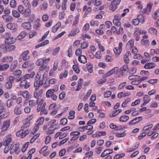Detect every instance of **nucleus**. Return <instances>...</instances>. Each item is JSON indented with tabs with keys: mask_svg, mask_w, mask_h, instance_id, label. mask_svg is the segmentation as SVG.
Masks as SVG:
<instances>
[{
	"mask_svg": "<svg viewBox=\"0 0 159 159\" xmlns=\"http://www.w3.org/2000/svg\"><path fill=\"white\" fill-rule=\"evenodd\" d=\"M44 120V118L43 117H40L38 119L36 122V125L33 129L32 132L33 134H34V133L38 130L39 126L43 124Z\"/></svg>",
	"mask_w": 159,
	"mask_h": 159,
	"instance_id": "f03ea898",
	"label": "nucleus"
},
{
	"mask_svg": "<svg viewBox=\"0 0 159 159\" xmlns=\"http://www.w3.org/2000/svg\"><path fill=\"white\" fill-rule=\"evenodd\" d=\"M89 43L87 41H84L81 43L80 47L82 49H84L87 48L89 45Z\"/></svg>",
	"mask_w": 159,
	"mask_h": 159,
	"instance_id": "58836bf2",
	"label": "nucleus"
},
{
	"mask_svg": "<svg viewBox=\"0 0 159 159\" xmlns=\"http://www.w3.org/2000/svg\"><path fill=\"white\" fill-rule=\"evenodd\" d=\"M121 0H113L111 2L109 9L112 11H114L118 8Z\"/></svg>",
	"mask_w": 159,
	"mask_h": 159,
	"instance_id": "7ed1b4c3",
	"label": "nucleus"
},
{
	"mask_svg": "<svg viewBox=\"0 0 159 159\" xmlns=\"http://www.w3.org/2000/svg\"><path fill=\"white\" fill-rule=\"evenodd\" d=\"M143 117L142 116H139L138 117H136L132 120L130 121L129 124V125H132L136 124V123H138L139 121L142 120Z\"/></svg>",
	"mask_w": 159,
	"mask_h": 159,
	"instance_id": "9b49d317",
	"label": "nucleus"
},
{
	"mask_svg": "<svg viewBox=\"0 0 159 159\" xmlns=\"http://www.w3.org/2000/svg\"><path fill=\"white\" fill-rule=\"evenodd\" d=\"M87 68L88 71L90 73L93 72V65L90 63H88L86 64Z\"/></svg>",
	"mask_w": 159,
	"mask_h": 159,
	"instance_id": "79ce46f5",
	"label": "nucleus"
},
{
	"mask_svg": "<svg viewBox=\"0 0 159 159\" xmlns=\"http://www.w3.org/2000/svg\"><path fill=\"white\" fill-rule=\"evenodd\" d=\"M21 26L24 29L29 30L31 28V24L30 22H26L22 24Z\"/></svg>",
	"mask_w": 159,
	"mask_h": 159,
	"instance_id": "aec40b11",
	"label": "nucleus"
},
{
	"mask_svg": "<svg viewBox=\"0 0 159 159\" xmlns=\"http://www.w3.org/2000/svg\"><path fill=\"white\" fill-rule=\"evenodd\" d=\"M7 27L9 29L14 30L15 29L14 25L12 23H8L7 25Z\"/></svg>",
	"mask_w": 159,
	"mask_h": 159,
	"instance_id": "3c124183",
	"label": "nucleus"
},
{
	"mask_svg": "<svg viewBox=\"0 0 159 159\" xmlns=\"http://www.w3.org/2000/svg\"><path fill=\"white\" fill-rule=\"evenodd\" d=\"M15 98H11L8 99L7 102V107H10L12 106L13 104V100H15L16 99V95H15Z\"/></svg>",
	"mask_w": 159,
	"mask_h": 159,
	"instance_id": "6ab92c4d",
	"label": "nucleus"
},
{
	"mask_svg": "<svg viewBox=\"0 0 159 159\" xmlns=\"http://www.w3.org/2000/svg\"><path fill=\"white\" fill-rule=\"evenodd\" d=\"M26 33L24 31L21 32L18 36V38L19 39H23L26 36Z\"/></svg>",
	"mask_w": 159,
	"mask_h": 159,
	"instance_id": "49530a36",
	"label": "nucleus"
},
{
	"mask_svg": "<svg viewBox=\"0 0 159 159\" xmlns=\"http://www.w3.org/2000/svg\"><path fill=\"white\" fill-rule=\"evenodd\" d=\"M10 120H7L3 122V126L2 128V131L6 130L10 126Z\"/></svg>",
	"mask_w": 159,
	"mask_h": 159,
	"instance_id": "0eeeda50",
	"label": "nucleus"
},
{
	"mask_svg": "<svg viewBox=\"0 0 159 159\" xmlns=\"http://www.w3.org/2000/svg\"><path fill=\"white\" fill-rule=\"evenodd\" d=\"M113 152L112 149H106L103 151L101 155V157H104L108 154H110Z\"/></svg>",
	"mask_w": 159,
	"mask_h": 159,
	"instance_id": "4be33fe9",
	"label": "nucleus"
},
{
	"mask_svg": "<svg viewBox=\"0 0 159 159\" xmlns=\"http://www.w3.org/2000/svg\"><path fill=\"white\" fill-rule=\"evenodd\" d=\"M34 96L36 98H39V97H40L41 96L39 93V91L37 90V89H36L34 92Z\"/></svg>",
	"mask_w": 159,
	"mask_h": 159,
	"instance_id": "680f3d73",
	"label": "nucleus"
},
{
	"mask_svg": "<svg viewBox=\"0 0 159 159\" xmlns=\"http://www.w3.org/2000/svg\"><path fill=\"white\" fill-rule=\"evenodd\" d=\"M22 111L21 109L19 107L16 106L14 110V112L15 114L17 115H20L22 113Z\"/></svg>",
	"mask_w": 159,
	"mask_h": 159,
	"instance_id": "7c9ffc66",
	"label": "nucleus"
},
{
	"mask_svg": "<svg viewBox=\"0 0 159 159\" xmlns=\"http://www.w3.org/2000/svg\"><path fill=\"white\" fill-rule=\"evenodd\" d=\"M40 134H38L34 136H33L30 139V142L31 143H33L34 141L39 136Z\"/></svg>",
	"mask_w": 159,
	"mask_h": 159,
	"instance_id": "052dcab7",
	"label": "nucleus"
},
{
	"mask_svg": "<svg viewBox=\"0 0 159 159\" xmlns=\"http://www.w3.org/2000/svg\"><path fill=\"white\" fill-rule=\"evenodd\" d=\"M12 86V84L11 82H8L5 84V87L7 89H11Z\"/></svg>",
	"mask_w": 159,
	"mask_h": 159,
	"instance_id": "5fc2aeb1",
	"label": "nucleus"
},
{
	"mask_svg": "<svg viewBox=\"0 0 159 159\" xmlns=\"http://www.w3.org/2000/svg\"><path fill=\"white\" fill-rule=\"evenodd\" d=\"M130 100V98H128L123 102L122 104V106L123 107H126V105L129 102Z\"/></svg>",
	"mask_w": 159,
	"mask_h": 159,
	"instance_id": "864d4df0",
	"label": "nucleus"
},
{
	"mask_svg": "<svg viewBox=\"0 0 159 159\" xmlns=\"http://www.w3.org/2000/svg\"><path fill=\"white\" fill-rule=\"evenodd\" d=\"M36 64L38 66L42 65L43 64H44L43 60V58L38 59L36 61Z\"/></svg>",
	"mask_w": 159,
	"mask_h": 159,
	"instance_id": "603ef678",
	"label": "nucleus"
},
{
	"mask_svg": "<svg viewBox=\"0 0 159 159\" xmlns=\"http://www.w3.org/2000/svg\"><path fill=\"white\" fill-rule=\"evenodd\" d=\"M29 51L27 50L22 53L20 57L24 61L28 60L30 59V56L29 55Z\"/></svg>",
	"mask_w": 159,
	"mask_h": 159,
	"instance_id": "39448f33",
	"label": "nucleus"
},
{
	"mask_svg": "<svg viewBox=\"0 0 159 159\" xmlns=\"http://www.w3.org/2000/svg\"><path fill=\"white\" fill-rule=\"evenodd\" d=\"M70 134L71 136H73L76 137L79 136L80 134V133L77 131H73L71 132Z\"/></svg>",
	"mask_w": 159,
	"mask_h": 159,
	"instance_id": "0e129e2a",
	"label": "nucleus"
},
{
	"mask_svg": "<svg viewBox=\"0 0 159 159\" xmlns=\"http://www.w3.org/2000/svg\"><path fill=\"white\" fill-rule=\"evenodd\" d=\"M91 4H94L95 6H98L101 4L102 2L101 1H97V0H91L90 1Z\"/></svg>",
	"mask_w": 159,
	"mask_h": 159,
	"instance_id": "2f4dec72",
	"label": "nucleus"
},
{
	"mask_svg": "<svg viewBox=\"0 0 159 159\" xmlns=\"http://www.w3.org/2000/svg\"><path fill=\"white\" fill-rule=\"evenodd\" d=\"M61 24L60 22H58L54 27H53L52 29V31L53 33L56 32L58 29L60 27Z\"/></svg>",
	"mask_w": 159,
	"mask_h": 159,
	"instance_id": "cd10ccee",
	"label": "nucleus"
},
{
	"mask_svg": "<svg viewBox=\"0 0 159 159\" xmlns=\"http://www.w3.org/2000/svg\"><path fill=\"white\" fill-rule=\"evenodd\" d=\"M128 70V66L127 65H124L121 67L120 69L119 73L123 75V73L125 71Z\"/></svg>",
	"mask_w": 159,
	"mask_h": 159,
	"instance_id": "393cba45",
	"label": "nucleus"
},
{
	"mask_svg": "<svg viewBox=\"0 0 159 159\" xmlns=\"http://www.w3.org/2000/svg\"><path fill=\"white\" fill-rule=\"evenodd\" d=\"M30 125V122L29 121H27L26 123L24 124L21 127V129L23 130H24L26 128L29 127Z\"/></svg>",
	"mask_w": 159,
	"mask_h": 159,
	"instance_id": "09e8293b",
	"label": "nucleus"
},
{
	"mask_svg": "<svg viewBox=\"0 0 159 159\" xmlns=\"http://www.w3.org/2000/svg\"><path fill=\"white\" fill-rule=\"evenodd\" d=\"M129 117L126 115H123L121 116L119 119V120L121 122H125L127 121L129 119Z\"/></svg>",
	"mask_w": 159,
	"mask_h": 159,
	"instance_id": "a878e982",
	"label": "nucleus"
},
{
	"mask_svg": "<svg viewBox=\"0 0 159 159\" xmlns=\"http://www.w3.org/2000/svg\"><path fill=\"white\" fill-rule=\"evenodd\" d=\"M125 155V153H122L120 154H118L116 155L114 157V159H117L123 157H124Z\"/></svg>",
	"mask_w": 159,
	"mask_h": 159,
	"instance_id": "774afa93",
	"label": "nucleus"
},
{
	"mask_svg": "<svg viewBox=\"0 0 159 159\" xmlns=\"http://www.w3.org/2000/svg\"><path fill=\"white\" fill-rule=\"evenodd\" d=\"M2 18L4 20L7 22H11L13 20V17L10 15H3Z\"/></svg>",
	"mask_w": 159,
	"mask_h": 159,
	"instance_id": "9d476101",
	"label": "nucleus"
},
{
	"mask_svg": "<svg viewBox=\"0 0 159 159\" xmlns=\"http://www.w3.org/2000/svg\"><path fill=\"white\" fill-rule=\"evenodd\" d=\"M46 106V103L43 99L41 100L39 102L37 107V111L39 112Z\"/></svg>",
	"mask_w": 159,
	"mask_h": 159,
	"instance_id": "423d86ee",
	"label": "nucleus"
},
{
	"mask_svg": "<svg viewBox=\"0 0 159 159\" xmlns=\"http://www.w3.org/2000/svg\"><path fill=\"white\" fill-rule=\"evenodd\" d=\"M52 91H55L54 89H49L48 90L46 93V97L48 98H50L53 93L52 92Z\"/></svg>",
	"mask_w": 159,
	"mask_h": 159,
	"instance_id": "a19ab883",
	"label": "nucleus"
},
{
	"mask_svg": "<svg viewBox=\"0 0 159 159\" xmlns=\"http://www.w3.org/2000/svg\"><path fill=\"white\" fill-rule=\"evenodd\" d=\"M99 22L97 20H91L90 22L91 26H93L95 27H97L99 25Z\"/></svg>",
	"mask_w": 159,
	"mask_h": 159,
	"instance_id": "e433bc0d",
	"label": "nucleus"
},
{
	"mask_svg": "<svg viewBox=\"0 0 159 159\" xmlns=\"http://www.w3.org/2000/svg\"><path fill=\"white\" fill-rule=\"evenodd\" d=\"M38 102V100L36 101L34 100H32L29 101V105L31 107H33L35 106Z\"/></svg>",
	"mask_w": 159,
	"mask_h": 159,
	"instance_id": "c9c22d12",
	"label": "nucleus"
},
{
	"mask_svg": "<svg viewBox=\"0 0 159 159\" xmlns=\"http://www.w3.org/2000/svg\"><path fill=\"white\" fill-rule=\"evenodd\" d=\"M122 46L123 44L121 42H120L119 44L118 49L116 48H115L113 49L115 53L116 54H120L122 51Z\"/></svg>",
	"mask_w": 159,
	"mask_h": 159,
	"instance_id": "1a4fd4ad",
	"label": "nucleus"
},
{
	"mask_svg": "<svg viewBox=\"0 0 159 159\" xmlns=\"http://www.w3.org/2000/svg\"><path fill=\"white\" fill-rule=\"evenodd\" d=\"M5 48L6 51L11 52L14 50L16 48V46L12 44H7L5 46Z\"/></svg>",
	"mask_w": 159,
	"mask_h": 159,
	"instance_id": "f8f14e48",
	"label": "nucleus"
},
{
	"mask_svg": "<svg viewBox=\"0 0 159 159\" xmlns=\"http://www.w3.org/2000/svg\"><path fill=\"white\" fill-rule=\"evenodd\" d=\"M40 20L39 19H37L35 22L34 27L35 29L38 30L40 27Z\"/></svg>",
	"mask_w": 159,
	"mask_h": 159,
	"instance_id": "f704fd0d",
	"label": "nucleus"
},
{
	"mask_svg": "<svg viewBox=\"0 0 159 159\" xmlns=\"http://www.w3.org/2000/svg\"><path fill=\"white\" fill-rule=\"evenodd\" d=\"M48 7V3L47 2H44L42 4L39 6V8L40 10H46Z\"/></svg>",
	"mask_w": 159,
	"mask_h": 159,
	"instance_id": "5701e85b",
	"label": "nucleus"
},
{
	"mask_svg": "<svg viewBox=\"0 0 159 159\" xmlns=\"http://www.w3.org/2000/svg\"><path fill=\"white\" fill-rule=\"evenodd\" d=\"M49 69V67L47 66L46 65H45L44 64L42 65V66L39 67V71H43L45 70H48Z\"/></svg>",
	"mask_w": 159,
	"mask_h": 159,
	"instance_id": "37998d69",
	"label": "nucleus"
},
{
	"mask_svg": "<svg viewBox=\"0 0 159 159\" xmlns=\"http://www.w3.org/2000/svg\"><path fill=\"white\" fill-rule=\"evenodd\" d=\"M22 95L24 98H29L30 96V93L26 91L23 92Z\"/></svg>",
	"mask_w": 159,
	"mask_h": 159,
	"instance_id": "4c0bfd02",
	"label": "nucleus"
},
{
	"mask_svg": "<svg viewBox=\"0 0 159 159\" xmlns=\"http://www.w3.org/2000/svg\"><path fill=\"white\" fill-rule=\"evenodd\" d=\"M150 99L151 98L148 95H144L143 97L144 104H146L148 103L150 101Z\"/></svg>",
	"mask_w": 159,
	"mask_h": 159,
	"instance_id": "c756f323",
	"label": "nucleus"
},
{
	"mask_svg": "<svg viewBox=\"0 0 159 159\" xmlns=\"http://www.w3.org/2000/svg\"><path fill=\"white\" fill-rule=\"evenodd\" d=\"M30 131V130L29 129L24 130L21 129L20 130L16 133V135L21 138H23L29 134Z\"/></svg>",
	"mask_w": 159,
	"mask_h": 159,
	"instance_id": "20e7f679",
	"label": "nucleus"
},
{
	"mask_svg": "<svg viewBox=\"0 0 159 159\" xmlns=\"http://www.w3.org/2000/svg\"><path fill=\"white\" fill-rule=\"evenodd\" d=\"M20 13L16 10H13L12 11V15L13 16L16 18H17L20 16Z\"/></svg>",
	"mask_w": 159,
	"mask_h": 159,
	"instance_id": "72a5a7b5",
	"label": "nucleus"
},
{
	"mask_svg": "<svg viewBox=\"0 0 159 159\" xmlns=\"http://www.w3.org/2000/svg\"><path fill=\"white\" fill-rule=\"evenodd\" d=\"M18 65V61L17 60L14 61L11 63L10 67V71L13 72Z\"/></svg>",
	"mask_w": 159,
	"mask_h": 159,
	"instance_id": "2eb2a0df",
	"label": "nucleus"
},
{
	"mask_svg": "<svg viewBox=\"0 0 159 159\" xmlns=\"http://www.w3.org/2000/svg\"><path fill=\"white\" fill-rule=\"evenodd\" d=\"M13 74L16 76H18L20 75L22 73V71L20 70H17L13 71Z\"/></svg>",
	"mask_w": 159,
	"mask_h": 159,
	"instance_id": "e2e57ef3",
	"label": "nucleus"
},
{
	"mask_svg": "<svg viewBox=\"0 0 159 159\" xmlns=\"http://www.w3.org/2000/svg\"><path fill=\"white\" fill-rule=\"evenodd\" d=\"M11 152H15L16 154H18L20 151L18 145L15 144L14 145L11 149Z\"/></svg>",
	"mask_w": 159,
	"mask_h": 159,
	"instance_id": "6e6552de",
	"label": "nucleus"
},
{
	"mask_svg": "<svg viewBox=\"0 0 159 159\" xmlns=\"http://www.w3.org/2000/svg\"><path fill=\"white\" fill-rule=\"evenodd\" d=\"M153 17L155 19H159V9L157 10L154 14Z\"/></svg>",
	"mask_w": 159,
	"mask_h": 159,
	"instance_id": "bf43d9fd",
	"label": "nucleus"
},
{
	"mask_svg": "<svg viewBox=\"0 0 159 159\" xmlns=\"http://www.w3.org/2000/svg\"><path fill=\"white\" fill-rule=\"evenodd\" d=\"M118 69L119 68L118 67H116L106 73L105 75H105V77H107L109 76L112 74L115 73L116 71H117L118 70Z\"/></svg>",
	"mask_w": 159,
	"mask_h": 159,
	"instance_id": "ddd939ff",
	"label": "nucleus"
},
{
	"mask_svg": "<svg viewBox=\"0 0 159 159\" xmlns=\"http://www.w3.org/2000/svg\"><path fill=\"white\" fill-rule=\"evenodd\" d=\"M156 66L155 64L153 62L148 63H146L144 66V67L145 69H152Z\"/></svg>",
	"mask_w": 159,
	"mask_h": 159,
	"instance_id": "412c9836",
	"label": "nucleus"
},
{
	"mask_svg": "<svg viewBox=\"0 0 159 159\" xmlns=\"http://www.w3.org/2000/svg\"><path fill=\"white\" fill-rule=\"evenodd\" d=\"M12 141V139L11 138H8L7 140L3 143V145L4 146H8V145Z\"/></svg>",
	"mask_w": 159,
	"mask_h": 159,
	"instance_id": "de8ad7c7",
	"label": "nucleus"
},
{
	"mask_svg": "<svg viewBox=\"0 0 159 159\" xmlns=\"http://www.w3.org/2000/svg\"><path fill=\"white\" fill-rule=\"evenodd\" d=\"M30 62V61H25L22 65V67L24 68H28Z\"/></svg>",
	"mask_w": 159,
	"mask_h": 159,
	"instance_id": "4d7b16f0",
	"label": "nucleus"
},
{
	"mask_svg": "<svg viewBox=\"0 0 159 159\" xmlns=\"http://www.w3.org/2000/svg\"><path fill=\"white\" fill-rule=\"evenodd\" d=\"M13 60V57L12 56H7L4 57L2 58V61L3 62L9 63L11 62Z\"/></svg>",
	"mask_w": 159,
	"mask_h": 159,
	"instance_id": "4468645a",
	"label": "nucleus"
},
{
	"mask_svg": "<svg viewBox=\"0 0 159 159\" xmlns=\"http://www.w3.org/2000/svg\"><path fill=\"white\" fill-rule=\"evenodd\" d=\"M16 4V2L15 0H11L10 3V6L12 8H15Z\"/></svg>",
	"mask_w": 159,
	"mask_h": 159,
	"instance_id": "6e6d98bb",
	"label": "nucleus"
},
{
	"mask_svg": "<svg viewBox=\"0 0 159 159\" xmlns=\"http://www.w3.org/2000/svg\"><path fill=\"white\" fill-rule=\"evenodd\" d=\"M137 19L140 22L143 23L144 22V18L143 14H139L138 16Z\"/></svg>",
	"mask_w": 159,
	"mask_h": 159,
	"instance_id": "a18cd8bd",
	"label": "nucleus"
},
{
	"mask_svg": "<svg viewBox=\"0 0 159 159\" xmlns=\"http://www.w3.org/2000/svg\"><path fill=\"white\" fill-rule=\"evenodd\" d=\"M18 11L21 14H24L25 17L29 16L31 14V10L29 8H25L23 6L20 5L18 6Z\"/></svg>",
	"mask_w": 159,
	"mask_h": 159,
	"instance_id": "f257e3e1",
	"label": "nucleus"
},
{
	"mask_svg": "<svg viewBox=\"0 0 159 159\" xmlns=\"http://www.w3.org/2000/svg\"><path fill=\"white\" fill-rule=\"evenodd\" d=\"M80 31V30L78 28H77L75 29H74L71 31L69 34H68V36H75L76 34L79 33Z\"/></svg>",
	"mask_w": 159,
	"mask_h": 159,
	"instance_id": "bb28decb",
	"label": "nucleus"
},
{
	"mask_svg": "<svg viewBox=\"0 0 159 159\" xmlns=\"http://www.w3.org/2000/svg\"><path fill=\"white\" fill-rule=\"evenodd\" d=\"M111 94V93L110 91H107L104 93V96L105 98H108L110 96Z\"/></svg>",
	"mask_w": 159,
	"mask_h": 159,
	"instance_id": "338daca9",
	"label": "nucleus"
},
{
	"mask_svg": "<svg viewBox=\"0 0 159 159\" xmlns=\"http://www.w3.org/2000/svg\"><path fill=\"white\" fill-rule=\"evenodd\" d=\"M122 110L121 109H118L113 111L109 115V117L111 118L113 117L116 116L119 114L122 111Z\"/></svg>",
	"mask_w": 159,
	"mask_h": 159,
	"instance_id": "dca6fc26",
	"label": "nucleus"
},
{
	"mask_svg": "<svg viewBox=\"0 0 159 159\" xmlns=\"http://www.w3.org/2000/svg\"><path fill=\"white\" fill-rule=\"evenodd\" d=\"M14 38L13 37H9V38L7 39V40H5V43L7 44H12L14 43L15 41L13 40Z\"/></svg>",
	"mask_w": 159,
	"mask_h": 159,
	"instance_id": "473e14b6",
	"label": "nucleus"
},
{
	"mask_svg": "<svg viewBox=\"0 0 159 159\" xmlns=\"http://www.w3.org/2000/svg\"><path fill=\"white\" fill-rule=\"evenodd\" d=\"M134 40L133 39L130 40L127 43L126 45V47L129 49H131L134 47Z\"/></svg>",
	"mask_w": 159,
	"mask_h": 159,
	"instance_id": "f3484780",
	"label": "nucleus"
},
{
	"mask_svg": "<svg viewBox=\"0 0 159 159\" xmlns=\"http://www.w3.org/2000/svg\"><path fill=\"white\" fill-rule=\"evenodd\" d=\"M9 67V65L8 64H4L3 65L0 64V71H4L6 70Z\"/></svg>",
	"mask_w": 159,
	"mask_h": 159,
	"instance_id": "b1692460",
	"label": "nucleus"
},
{
	"mask_svg": "<svg viewBox=\"0 0 159 159\" xmlns=\"http://www.w3.org/2000/svg\"><path fill=\"white\" fill-rule=\"evenodd\" d=\"M107 77H105L104 75H103V78L99 80L98 82V84H102L106 81V79L105 78Z\"/></svg>",
	"mask_w": 159,
	"mask_h": 159,
	"instance_id": "69168bd1",
	"label": "nucleus"
},
{
	"mask_svg": "<svg viewBox=\"0 0 159 159\" xmlns=\"http://www.w3.org/2000/svg\"><path fill=\"white\" fill-rule=\"evenodd\" d=\"M79 61L81 63L85 64L87 61V59L86 57L83 55H80L78 57Z\"/></svg>",
	"mask_w": 159,
	"mask_h": 159,
	"instance_id": "a211bd4d",
	"label": "nucleus"
},
{
	"mask_svg": "<svg viewBox=\"0 0 159 159\" xmlns=\"http://www.w3.org/2000/svg\"><path fill=\"white\" fill-rule=\"evenodd\" d=\"M67 52L68 53L67 55L69 57H71L72 56V46H70L69 47Z\"/></svg>",
	"mask_w": 159,
	"mask_h": 159,
	"instance_id": "8fccbe9b",
	"label": "nucleus"
},
{
	"mask_svg": "<svg viewBox=\"0 0 159 159\" xmlns=\"http://www.w3.org/2000/svg\"><path fill=\"white\" fill-rule=\"evenodd\" d=\"M83 83V80L82 79H80L78 82V85L77 88L76 89V91H78L82 87V84Z\"/></svg>",
	"mask_w": 159,
	"mask_h": 159,
	"instance_id": "c85d7f7f",
	"label": "nucleus"
},
{
	"mask_svg": "<svg viewBox=\"0 0 159 159\" xmlns=\"http://www.w3.org/2000/svg\"><path fill=\"white\" fill-rule=\"evenodd\" d=\"M153 126V125L152 124H150L146 125L143 127V131H147L149 129L152 128Z\"/></svg>",
	"mask_w": 159,
	"mask_h": 159,
	"instance_id": "13d9d810",
	"label": "nucleus"
},
{
	"mask_svg": "<svg viewBox=\"0 0 159 159\" xmlns=\"http://www.w3.org/2000/svg\"><path fill=\"white\" fill-rule=\"evenodd\" d=\"M148 33L150 34H156L157 33V30L153 28H150L148 30Z\"/></svg>",
	"mask_w": 159,
	"mask_h": 159,
	"instance_id": "c03bdc74",
	"label": "nucleus"
},
{
	"mask_svg": "<svg viewBox=\"0 0 159 159\" xmlns=\"http://www.w3.org/2000/svg\"><path fill=\"white\" fill-rule=\"evenodd\" d=\"M75 112L74 111H71L69 113V116L68 117V118L69 119H73L75 117Z\"/></svg>",
	"mask_w": 159,
	"mask_h": 159,
	"instance_id": "ea45409f",
	"label": "nucleus"
}]
</instances>
